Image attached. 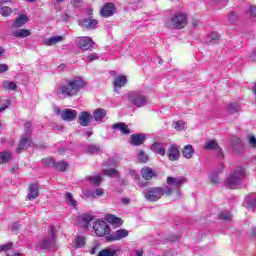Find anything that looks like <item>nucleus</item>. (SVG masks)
Instances as JSON below:
<instances>
[{
    "label": "nucleus",
    "mask_w": 256,
    "mask_h": 256,
    "mask_svg": "<svg viewBox=\"0 0 256 256\" xmlns=\"http://www.w3.org/2000/svg\"><path fill=\"white\" fill-rule=\"evenodd\" d=\"M87 87V81L82 76H74L60 81L54 93L58 99H71L77 97Z\"/></svg>",
    "instance_id": "f257e3e1"
},
{
    "label": "nucleus",
    "mask_w": 256,
    "mask_h": 256,
    "mask_svg": "<svg viewBox=\"0 0 256 256\" xmlns=\"http://www.w3.org/2000/svg\"><path fill=\"white\" fill-rule=\"evenodd\" d=\"M187 183V179L183 176L180 177H168L167 186L150 188L144 192L146 201H159L163 195H171L172 193H179L181 186Z\"/></svg>",
    "instance_id": "f03ea898"
},
{
    "label": "nucleus",
    "mask_w": 256,
    "mask_h": 256,
    "mask_svg": "<svg viewBox=\"0 0 256 256\" xmlns=\"http://www.w3.org/2000/svg\"><path fill=\"white\" fill-rule=\"evenodd\" d=\"M243 179H245V168L239 166L227 177L226 185L229 189H239Z\"/></svg>",
    "instance_id": "7ed1b4c3"
},
{
    "label": "nucleus",
    "mask_w": 256,
    "mask_h": 256,
    "mask_svg": "<svg viewBox=\"0 0 256 256\" xmlns=\"http://www.w3.org/2000/svg\"><path fill=\"white\" fill-rule=\"evenodd\" d=\"M128 101L135 107L141 108L149 105V97L141 91H131L127 93Z\"/></svg>",
    "instance_id": "20e7f679"
},
{
    "label": "nucleus",
    "mask_w": 256,
    "mask_h": 256,
    "mask_svg": "<svg viewBox=\"0 0 256 256\" xmlns=\"http://www.w3.org/2000/svg\"><path fill=\"white\" fill-rule=\"evenodd\" d=\"M166 26L169 27V29H184V27H187V14H175L166 22Z\"/></svg>",
    "instance_id": "39448f33"
},
{
    "label": "nucleus",
    "mask_w": 256,
    "mask_h": 256,
    "mask_svg": "<svg viewBox=\"0 0 256 256\" xmlns=\"http://www.w3.org/2000/svg\"><path fill=\"white\" fill-rule=\"evenodd\" d=\"M93 229L97 237H105L111 233V228L105 220H96L93 225Z\"/></svg>",
    "instance_id": "423d86ee"
},
{
    "label": "nucleus",
    "mask_w": 256,
    "mask_h": 256,
    "mask_svg": "<svg viewBox=\"0 0 256 256\" xmlns=\"http://www.w3.org/2000/svg\"><path fill=\"white\" fill-rule=\"evenodd\" d=\"M56 227H51V234L48 236V238L43 239L39 243V249L41 251H48V249H55V231Z\"/></svg>",
    "instance_id": "0eeeda50"
},
{
    "label": "nucleus",
    "mask_w": 256,
    "mask_h": 256,
    "mask_svg": "<svg viewBox=\"0 0 256 256\" xmlns=\"http://www.w3.org/2000/svg\"><path fill=\"white\" fill-rule=\"evenodd\" d=\"M56 113L61 116L63 121H75L77 119V111L73 109H56Z\"/></svg>",
    "instance_id": "6e6552de"
},
{
    "label": "nucleus",
    "mask_w": 256,
    "mask_h": 256,
    "mask_svg": "<svg viewBox=\"0 0 256 256\" xmlns=\"http://www.w3.org/2000/svg\"><path fill=\"white\" fill-rule=\"evenodd\" d=\"M76 43L83 51H89L95 45V42L89 37H78Z\"/></svg>",
    "instance_id": "1a4fd4ad"
},
{
    "label": "nucleus",
    "mask_w": 256,
    "mask_h": 256,
    "mask_svg": "<svg viewBox=\"0 0 256 256\" xmlns=\"http://www.w3.org/2000/svg\"><path fill=\"white\" fill-rule=\"evenodd\" d=\"M125 237H129V231L125 229H119L109 236H107V241H121V239H125Z\"/></svg>",
    "instance_id": "9d476101"
},
{
    "label": "nucleus",
    "mask_w": 256,
    "mask_h": 256,
    "mask_svg": "<svg viewBox=\"0 0 256 256\" xmlns=\"http://www.w3.org/2000/svg\"><path fill=\"white\" fill-rule=\"evenodd\" d=\"M166 154L169 161H179V158L181 157V152L179 151V147H177V145L175 144H172L169 146Z\"/></svg>",
    "instance_id": "9b49d317"
},
{
    "label": "nucleus",
    "mask_w": 256,
    "mask_h": 256,
    "mask_svg": "<svg viewBox=\"0 0 256 256\" xmlns=\"http://www.w3.org/2000/svg\"><path fill=\"white\" fill-rule=\"evenodd\" d=\"M93 121V116L87 111H83L78 115V123L81 127H89Z\"/></svg>",
    "instance_id": "f8f14e48"
},
{
    "label": "nucleus",
    "mask_w": 256,
    "mask_h": 256,
    "mask_svg": "<svg viewBox=\"0 0 256 256\" xmlns=\"http://www.w3.org/2000/svg\"><path fill=\"white\" fill-rule=\"evenodd\" d=\"M117 13V8L114 3L108 2L101 8L102 17H113Z\"/></svg>",
    "instance_id": "ddd939ff"
},
{
    "label": "nucleus",
    "mask_w": 256,
    "mask_h": 256,
    "mask_svg": "<svg viewBox=\"0 0 256 256\" xmlns=\"http://www.w3.org/2000/svg\"><path fill=\"white\" fill-rule=\"evenodd\" d=\"M204 149H205V151H211L213 149H216L219 159H223V157H224L223 150H221V148H219V144H217V141H215V140H208L207 142H205Z\"/></svg>",
    "instance_id": "4468645a"
},
{
    "label": "nucleus",
    "mask_w": 256,
    "mask_h": 256,
    "mask_svg": "<svg viewBox=\"0 0 256 256\" xmlns=\"http://www.w3.org/2000/svg\"><path fill=\"white\" fill-rule=\"evenodd\" d=\"M127 84V77L120 75L117 76L114 80V91L116 93H119V90L121 89V87H125V85Z\"/></svg>",
    "instance_id": "2eb2a0df"
},
{
    "label": "nucleus",
    "mask_w": 256,
    "mask_h": 256,
    "mask_svg": "<svg viewBox=\"0 0 256 256\" xmlns=\"http://www.w3.org/2000/svg\"><path fill=\"white\" fill-rule=\"evenodd\" d=\"M244 205L250 211L256 209V194H251L247 196L244 200Z\"/></svg>",
    "instance_id": "dca6fc26"
},
{
    "label": "nucleus",
    "mask_w": 256,
    "mask_h": 256,
    "mask_svg": "<svg viewBox=\"0 0 256 256\" xmlns=\"http://www.w3.org/2000/svg\"><path fill=\"white\" fill-rule=\"evenodd\" d=\"M105 219L107 223H110V225H114L115 227H121V225H123V220L113 214H107Z\"/></svg>",
    "instance_id": "f3484780"
},
{
    "label": "nucleus",
    "mask_w": 256,
    "mask_h": 256,
    "mask_svg": "<svg viewBox=\"0 0 256 256\" xmlns=\"http://www.w3.org/2000/svg\"><path fill=\"white\" fill-rule=\"evenodd\" d=\"M78 221L81 227H83L84 229H89V223L93 221V216L89 214H82L81 216H79Z\"/></svg>",
    "instance_id": "a211bd4d"
},
{
    "label": "nucleus",
    "mask_w": 256,
    "mask_h": 256,
    "mask_svg": "<svg viewBox=\"0 0 256 256\" xmlns=\"http://www.w3.org/2000/svg\"><path fill=\"white\" fill-rule=\"evenodd\" d=\"M93 117L96 123H103V119L107 117V111H105V109L98 108L94 110Z\"/></svg>",
    "instance_id": "6ab92c4d"
},
{
    "label": "nucleus",
    "mask_w": 256,
    "mask_h": 256,
    "mask_svg": "<svg viewBox=\"0 0 256 256\" xmlns=\"http://www.w3.org/2000/svg\"><path fill=\"white\" fill-rule=\"evenodd\" d=\"M97 20L93 19V17H88L82 20L81 25L86 29H97Z\"/></svg>",
    "instance_id": "aec40b11"
},
{
    "label": "nucleus",
    "mask_w": 256,
    "mask_h": 256,
    "mask_svg": "<svg viewBox=\"0 0 256 256\" xmlns=\"http://www.w3.org/2000/svg\"><path fill=\"white\" fill-rule=\"evenodd\" d=\"M140 173H141V176L143 177V179H145L146 181H149V180L153 179V177L157 176L155 171H153V169H151L150 167L142 168Z\"/></svg>",
    "instance_id": "412c9836"
},
{
    "label": "nucleus",
    "mask_w": 256,
    "mask_h": 256,
    "mask_svg": "<svg viewBox=\"0 0 256 256\" xmlns=\"http://www.w3.org/2000/svg\"><path fill=\"white\" fill-rule=\"evenodd\" d=\"M119 253V247H110L101 250L97 256H117Z\"/></svg>",
    "instance_id": "4be33fe9"
},
{
    "label": "nucleus",
    "mask_w": 256,
    "mask_h": 256,
    "mask_svg": "<svg viewBox=\"0 0 256 256\" xmlns=\"http://www.w3.org/2000/svg\"><path fill=\"white\" fill-rule=\"evenodd\" d=\"M219 39H221V36H219V33L211 32L206 36L205 41L208 45H215L216 43H219Z\"/></svg>",
    "instance_id": "5701e85b"
},
{
    "label": "nucleus",
    "mask_w": 256,
    "mask_h": 256,
    "mask_svg": "<svg viewBox=\"0 0 256 256\" xmlns=\"http://www.w3.org/2000/svg\"><path fill=\"white\" fill-rule=\"evenodd\" d=\"M63 39V36H52L44 40V45H46L47 47H51L53 45H57V43H61Z\"/></svg>",
    "instance_id": "b1692460"
},
{
    "label": "nucleus",
    "mask_w": 256,
    "mask_h": 256,
    "mask_svg": "<svg viewBox=\"0 0 256 256\" xmlns=\"http://www.w3.org/2000/svg\"><path fill=\"white\" fill-rule=\"evenodd\" d=\"M39 197V188H37V185L31 184L29 186V193L27 195V198L29 201H33V199H37Z\"/></svg>",
    "instance_id": "393cba45"
},
{
    "label": "nucleus",
    "mask_w": 256,
    "mask_h": 256,
    "mask_svg": "<svg viewBox=\"0 0 256 256\" xmlns=\"http://www.w3.org/2000/svg\"><path fill=\"white\" fill-rule=\"evenodd\" d=\"M131 143L132 145H143L145 143V135L143 134H132L131 135Z\"/></svg>",
    "instance_id": "a878e982"
},
{
    "label": "nucleus",
    "mask_w": 256,
    "mask_h": 256,
    "mask_svg": "<svg viewBox=\"0 0 256 256\" xmlns=\"http://www.w3.org/2000/svg\"><path fill=\"white\" fill-rule=\"evenodd\" d=\"M114 129H119L122 135H129L131 133V130L129 129V126L127 124L120 122L116 123L112 126Z\"/></svg>",
    "instance_id": "bb28decb"
},
{
    "label": "nucleus",
    "mask_w": 256,
    "mask_h": 256,
    "mask_svg": "<svg viewBox=\"0 0 256 256\" xmlns=\"http://www.w3.org/2000/svg\"><path fill=\"white\" fill-rule=\"evenodd\" d=\"M232 149L235 151V153H241L243 151V141L239 138H234L232 141Z\"/></svg>",
    "instance_id": "cd10ccee"
},
{
    "label": "nucleus",
    "mask_w": 256,
    "mask_h": 256,
    "mask_svg": "<svg viewBox=\"0 0 256 256\" xmlns=\"http://www.w3.org/2000/svg\"><path fill=\"white\" fill-rule=\"evenodd\" d=\"M194 153L195 149H193V146L191 144L186 145L182 150V155L183 157H185V159H191Z\"/></svg>",
    "instance_id": "c85d7f7f"
},
{
    "label": "nucleus",
    "mask_w": 256,
    "mask_h": 256,
    "mask_svg": "<svg viewBox=\"0 0 256 256\" xmlns=\"http://www.w3.org/2000/svg\"><path fill=\"white\" fill-rule=\"evenodd\" d=\"M30 145L31 139H29L28 137H22L18 145V153H21V151L27 149Z\"/></svg>",
    "instance_id": "c756f323"
},
{
    "label": "nucleus",
    "mask_w": 256,
    "mask_h": 256,
    "mask_svg": "<svg viewBox=\"0 0 256 256\" xmlns=\"http://www.w3.org/2000/svg\"><path fill=\"white\" fill-rule=\"evenodd\" d=\"M65 201L67 205H69L70 209H75L77 207V200L73 198V194H71L70 192L66 193Z\"/></svg>",
    "instance_id": "7c9ffc66"
},
{
    "label": "nucleus",
    "mask_w": 256,
    "mask_h": 256,
    "mask_svg": "<svg viewBox=\"0 0 256 256\" xmlns=\"http://www.w3.org/2000/svg\"><path fill=\"white\" fill-rule=\"evenodd\" d=\"M151 149L154 153H158V155H161L162 157L165 155V148L163 147V144L159 142L154 143Z\"/></svg>",
    "instance_id": "2f4dec72"
},
{
    "label": "nucleus",
    "mask_w": 256,
    "mask_h": 256,
    "mask_svg": "<svg viewBox=\"0 0 256 256\" xmlns=\"http://www.w3.org/2000/svg\"><path fill=\"white\" fill-rule=\"evenodd\" d=\"M13 37H20L21 39H25V37H29L31 32L27 29H19L12 33Z\"/></svg>",
    "instance_id": "473e14b6"
},
{
    "label": "nucleus",
    "mask_w": 256,
    "mask_h": 256,
    "mask_svg": "<svg viewBox=\"0 0 256 256\" xmlns=\"http://www.w3.org/2000/svg\"><path fill=\"white\" fill-rule=\"evenodd\" d=\"M27 21V15H20L18 18H16L13 27H23Z\"/></svg>",
    "instance_id": "72a5a7b5"
},
{
    "label": "nucleus",
    "mask_w": 256,
    "mask_h": 256,
    "mask_svg": "<svg viewBox=\"0 0 256 256\" xmlns=\"http://www.w3.org/2000/svg\"><path fill=\"white\" fill-rule=\"evenodd\" d=\"M172 127L175 131H185V129H187V124L183 120H179L177 122H173Z\"/></svg>",
    "instance_id": "f704fd0d"
},
{
    "label": "nucleus",
    "mask_w": 256,
    "mask_h": 256,
    "mask_svg": "<svg viewBox=\"0 0 256 256\" xmlns=\"http://www.w3.org/2000/svg\"><path fill=\"white\" fill-rule=\"evenodd\" d=\"M87 179L88 181H90V183H92V185H97V186L101 185V181L103 180L101 175L88 176Z\"/></svg>",
    "instance_id": "c9c22d12"
},
{
    "label": "nucleus",
    "mask_w": 256,
    "mask_h": 256,
    "mask_svg": "<svg viewBox=\"0 0 256 256\" xmlns=\"http://www.w3.org/2000/svg\"><path fill=\"white\" fill-rule=\"evenodd\" d=\"M67 167H69V164L63 161L56 162L54 166L56 171H67Z\"/></svg>",
    "instance_id": "e433bc0d"
},
{
    "label": "nucleus",
    "mask_w": 256,
    "mask_h": 256,
    "mask_svg": "<svg viewBox=\"0 0 256 256\" xmlns=\"http://www.w3.org/2000/svg\"><path fill=\"white\" fill-rule=\"evenodd\" d=\"M233 215H231V212L228 210H224L219 214V219L222 221H231Z\"/></svg>",
    "instance_id": "4c0bfd02"
},
{
    "label": "nucleus",
    "mask_w": 256,
    "mask_h": 256,
    "mask_svg": "<svg viewBox=\"0 0 256 256\" xmlns=\"http://www.w3.org/2000/svg\"><path fill=\"white\" fill-rule=\"evenodd\" d=\"M3 89L10 90V91H15L17 89V84L11 81H5L2 84Z\"/></svg>",
    "instance_id": "58836bf2"
},
{
    "label": "nucleus",
    "mask_w": 256,
    "mask_h": 256,
    "mask_svg": "<svg viewBox=\"0 0 256 256\" xmlns=\"http://www.w3.org/2000/svg\"><path fill=\"white\" fill-rule=\"evenodd\" d=\"M103 189L102 188H97L94 191H88L87 195L88 197H101L103 196Z\"/></svg>",
    "instance_id": "ea45409f"
},
{
    "label": "nucleus",
    "mask_w": 256,
    "mask_h": 256,
    "mask_svg": "<svg viewBox=\"0 0 256 256\" xmlns=\"http://www.w3.org/2000/svg\"><path fill=\"white\" fill-rule=\"evenodd\" d=\"M75 247H76V249H81V247H85V237H83V236L76 237Z\"/></svg>",
    "instance_id": "a19ab883"
},
{
    "label": "nucleus",
    "mask_w": 256,
    "mask_h": 256,
    "mask_svg": "<svg viewBox=\"0 0 256 256\" xmlns=\"http://www.w3.org/2000/svg\"><path fill=\"white\" fill-rule=\"evenodd\" d=\"M228 111L229 113H239V111H241V106L237 103H230L228 105Z\"/></svg>",
    "instance_id": "79ce46f5"
},
{
    "label": "nucleus",
    "mask_w": 256,
    "mask_h": 256,
    "mask_svg": "<svg viewBox=\"0 0 256 256\" xmlns=\"http://www.w3.org/2000/svg\"><path fill=\"white\" fill-rule=\"evenodd\" d=\"M11 13H13V10L10 7L4 6L0 8V15H2V17H9Z\"/></svg>",
    "instance_id": "37998d69"
},
{
    "label": "nucleus",
    "mask_w": 256,
    "mask_h": 256,
    "mask_svg": "<svg viewBox=\"0 0 256 256\" xmlns=\"http://www.w3.org/2000/svg\"><path fill=\"white\" fill-rule=\"evenodd\" d=\"M104 175H107L108 177H116L117 179L120 177L119 171L116 169L104 170Z\"/></svg>",
    "instance_id": "c03bdc74"
},
{
    "label": "nucleus",
    "mask_w": 256,
    "mask_h": 256,
    "mask_svg": "<svg viewBox=\"0 0 256 256\" xmlns=\"http://www.w3.org/2000/svg\"><path fill=\"white\" fill-rule=\"evenodd\" d=\"M0 161L2 163H7V161H11V153L10 152H0Z\"/></svg>",
    "instance_id": "a18cd8bd"
},
{
    "label": "nucleus",
    "mask_w": 256,
    "mask_h": 256,
    "mask_svg": "<svg viewBox=\"0 0 256 256\" xmlns=\"http://www.w3.org/2000/svg\"><path fill=\"white\" fill-rule=\"evenodd\" d=\"M138 159H139V161H141V163H147V161H149V156H147V154H145V151L139 150L138 151Z\"/></svg>",
    "instance_id": "49530a36"
},
{
    "label": "nucleus",
    "mask_w": 256,
    "mask_h": 256,
    "mask_svg": "<svg viewBox=\"0 0 256 256\" xmlns=\"http://www.w3.org/2000/svg\"><path fill=\"white\" fill-rule=\"evenodd\" d=\"M9 105H11V101H9V99L0 98V111H5Z\"/></svg>",
    "instance_id": "de8ad7c7"
},
{
    "label": "nucleus",
    "mask_w": 256,
    "mask_h": 256,
    "mask_svg": "<svg viewBox=\"0 0 256 256\" xmlns=\"http://www.w3.org/2000/svg\"><path fill=\"white\" fill-rule=\"evenodd\" d=\"M43 165L44 167H55L56 162L53 158H45L43 159Z\"/></svg>",
    "instance_id": "09e8293b"
},
{
    "label": "nucleus",
    "mask_w": 256,
    "mask_h": 256,
    "mask_svg": "<svg viewBox=\"0 0 256 256\" xmlns=\"http://www.w3.org/2000/svg\"><path fill=\"white\" fill-rule=\"evenodd\" d=\"M88 153H99L101 151V146L99 145H89L87 148Z\"/></svg>",
    "instance_id": "8fccbe9b"
},
{
    "label": "nucleus",
    "mask_w": 256,
    "mask_h": 256,
    "mask_svg": "<svg viewBox=\"0 0 256 256\" xmlns=\"http://www.w3.org/2000/svg\"><path fill=\"white\" fill-rule=\"evenodd\" d=\"M208 3H210V5H222V7H225L227 0H208Z\"/></svg>",
    "instance_id": "3c124183"
},
{
    "label": "nucleus",
    "mask_w": 256,
    "mask_h": 256,
    "mask_svg": "<svg viewBox=\"0 0 256 256\" xmlns=\"http://www.w3.org/2000/svg\"><path fill=\"white\" fill-rule=\"evenodd\" d=\"M248 143H249L250 147H252L253 149H256V138H255V136L250 135L248 137Z\"/></svg>",
    "instance_id": "603ef678"
},
{
    "label": "nucleus",
    "mask_w": 256,
    "mask_h": 256,
    "mask_svg": "<svg viewBox=\"0 0 256 256\" xmlns=\"http://www.w3.org/2000/svg\"><path fill=\"white\" fill-rule=\"evenodd\" d=\"M209 179L211 181V183H219V175H217V173H211L209 175Z\"/></svg>",
    "instance_id": "864d4df0"
},
{
    "label": "nucleus",
    "mask_w": 256,
    "mask_h": 256,
    "mask_svg": "<svg viewBox=\"0 0 256 256\" xmlns=\"http://www.w3.org/2000/svg\"><path fill=\"white\" fill-rule=\"evenodd\" d=\"M97 59H99V55L97 53L89 54L86 57V61H97Z\"/></svg>",
    "instance_id": "5fc2aeb1"
},
{
    "label": "nucleus",
    "mask_w": 256,
    "mask_h": 256,
    "mask_svg": "<svg viewBox=\"0 0 256 256\" xmlns=\"http://www.w3.org/2000/svg\"><path fill=\"white\" fill-rule=\"evenodd\" d=\"M13 247V243L9 242L7 244H4L0 246V252L1 251H9Z\"/></svg>",
    "instance_id": "6e6d98bb"
},
{
    "label": "nucleus",
    "mask_w": 256,
    "mask_h": 256,
    "mask_svg": "<svg viewBox=\"0 0 256 256\" xmlns=\"http://www.w3.org/2000/svg\"><path fill=\"white\" fill-rule=\"evenodd\" d=\"M247 13H249V15L251 17L256 18V7L255 6H250L249 9L247 10Z\"/></svg>",
    "instance_id": "4d7b16f0"
},
{
    "label": "nucleus",
    "mask_w": 256,
    "mask_h": 256,
    "mask_svg": "<svg viewBox=\"0 0 256 256\" xmlns=\"http://www.w3.org/2000/svg\"><path fill=\"white\" fill-rule=\"evenodd\" d=\"M129 175H131V177H134V179L136 181H139V179H141V176L139 174H137V172H135V170H130Z\"/></svg>",
    "instance_id": "13d9d810"
},
{
    "label": "nucleus",
    "mask_w": 256,
    "mask_h": 256,
    "mask_svg": "<svg viewBox=\"0 0 256 256\" xmlns=\"http://www.w3.org/2000/svg\"><path fill=\"white\" fill-rule=\"evenodd\" d=\"M6 71H9V65L0 64V73H5Z\"/></svg>",
    "instance_id": "bf43d9fd"
},
{
    "label": "nucleus",
    "mask_w": 256,
    "mask_h": 256,
    "mask_svg": "<svg viewBox=\"0 0 256 256\" xmlns=\"http://www.w3.org/2000/svg\"><path fill=\"white\" fill-rule=\"evenodd\" d=\"M25 131H26V135H29V133H31V122H26Z\"/></svg>",
    "instance_id": "052dcab7"
},
{
    "label": "nucleus",
    "mask_w": 256,
    "mask_h": 256,
    "mask_svg": "<svg viewBox=\"0 0 256 256\" xmlns=\"http://www.w3.org/2000/svg\"><path fill=\"white\" fill-rule=\"evenodd\" d=\"M64 0H56V3L54 4L55 10L59 11L61 9V6L59 3H63Z\"/></svg>",
    "instance_id": "680f3d73"
},
{
    "label": "nucleus",
    "mask_w": 256,
    "mask_h": 256,
    "mask_svg": "<svg viewBox=\"0 0 256 256\" xmlns=\"http://www.w3.org/2000/svg\"><path fill=\"white\" fill-rule=\"evenodd\" d=\"M132 256H143V250H134Z\"/></svg>",
    "instance_id": "e2e57ef3"
},
{
    "label": "nucleus",
    "mask_w": 256,
    "mask_h": 256,
    "mask_svg": "<svg viewBox=\"0 0 256 256\" xmlns=\"http://www.w3.org/2000/svg\"><path fill=\"white\" fill-rule=\"evenodd\" d=\"M235 17H237V14H236L235 12H232V13L230 14V16H229V21H230V23H233V22H234L233 19H235Z\"/></svg>",
    "instance_id": "0e129e2a"
},
{
    "label": "nucleus",
    "mask_w": 256,
    "mask_h": 256,
    "mask_svg": "<svg viewBox=\"0 0 256 256\" xmlns=\"http://www.w3.org/2000/svg\"><path fill=\"white\" fill-rule=\"evenodd\" d=\"M17 229H19V224L18 223H14L12 225V231H17Z\"/></svg>",
    "instance_id": "69168bd1"
},
{
    "label": "nucleus",
    "mask_w": 256,
    "mask_h": 256,
    "mask_svg": "<svg viewBox=\"0 0 256 256\" xmlns=\"http://www.w3.org/2000/svg\"><path fill=\"white\" fill-rule=\"evenodd\" d=\"M121 202L124 203V205L129 204V199L128 198H122Z\"/></svg>",
    "instance_id": "338daca9"
},
{
    "label": "nucleus",
    "mask_w": 256,
    "mask_h": 256,
    "mask_svg": "<svg viewBox=\"0 0 256 256\" xmlns=\"http://www.w3.org/2000/svg\"><path fill=\"white\" fill-rule=\"evenodd\" d=\"M251 235H253V237H256V227L252 228Z\"/></svg>",
    "instance_id": "774afa93"
}]
</instances>
